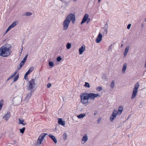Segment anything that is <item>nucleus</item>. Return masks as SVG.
<instances>
[{"label": "nucleus", "instance_id": "nucleus-1", "mask_svg": "<svg viewBox=\"0 0 146 146\" xmlns=\"http://www.w3.org/2000/svg\"><path fill=\"white\" fill-rule=\"evenodd\" d=\"M99 96L98 94L93 93H83L80 95L81 102L83 104H85L88 103L89 99L93 100L95 98Z\"/></svg>", "mask_w": 146, "mask_h": 146}, {"label": "nucleus", "instance_id": "nucleus-2", "mask_svg": "<svg viewBox=\"0 0 146 146\" xmlns=\"http://www.w3.org/2000/svg\"><path fill=\"white\" fill-rule=\"evenodd\" d=\"M75 15L72 13L69 14L63 23V30H66L67 29L71 21L72 23H74L75 21Z\"/></svg>", "mask_w": 146, "mask_h": 146}, {"label": "nucleus", "instance_id": "nucleus-3", "mask_svg": "<svg viewBox=\"0 0 146 146\" xmlns=\"http://www.w3.org/2000/svg\"><path fill=\"white\" fill-rule=\"evenodd\" d=\"M10 48L5 46H3L0 48V56L3 57H7L11 54Z\"/></svg>", "mask_w": 146, "mask_h": 146}, {"label": "nucleus", "instance_id": "nucleus-4", "mask_svg": "<svg viewBox=\"0 0 146 146\" xmlns=\"http://www.w3.org/2000/svg\"><path fill=\"white\" fill-rule=\"evenodd\" d=\"M47 135V133H42L40 134L38 137L37 141V145H40L41 144L43 140L44 137Z\"/></svg>", "mask_w": 146, "mask_h": 146}, {"label": "nucleus", "instance_id": "nucleus-5", "mask_svg": "<svg viewBox=\"0 0 146 146\" xmlns=\"http://www.w3.org/2000/svg\"><path fill=\"white\" fill-rule=\"evenodd\" d=\"M29 85L27 87V89L29 90H32L35 87V80L34 79H32L29 82Z\"/></svg>", "mask_w": 146, "mask_h": 146}, {"label": "nucleus", "instance_id": "nucleus-6", "mask_svg": "<svg viewBox=\"0 0 146 146\" xmlns=\"http://www.w3.org/2000/svg\"><path fill=\"white\" fill-rule=\"evenodd\" d=\"M137 94V83L135 84V87L134 88L131 99H134L136 96Z\"/></svg>", "mask_w": 146, "mask_h": 146}, {"label": "nucleus", "instance_id": "nucleus-7", "mask_svg": "<svg viewBox=\"0 0 146 146\" xmlns=\"http://www.w3.org/2000/svg\"><path fill=\"white\" fill-rule=\"evenodd\" d=\"M116 113V112L115 111H113L112 115L110 117V119L111 121L112 122L113 120L115 118L117 115Z\"/></svg>", "mask_w": 146, "mask_h": 146}, {"label": "nucleus", "instance_id": "nucleus-8", "mask_svg": "<svg viewBox=\"0 0 146 146\" xmlns=\"http://www.w3.org/2000/svg\"><path fill=\"white\" fill-rule=\"evenodd\" d=\"M88 140V137L87 135L86 134L83 137L81 141V143L84 144Z\"/></svg>", "mask_w": 146, "mask_h": 146}, {"label": "nucleus", "instance_id": "nucleus-9", "mask_svg": "<svg viewBox=\"0 0 146 146\" xmlns=\"http://www.w3.org/2000/svg\"><path fill=\"white\" fill-rule=\"evenodd\" d=\"M123 110V108L121 106H119L118 108V110L117 111L116 109L114 110L113 111H115L116 112V113L117 114L120 115L122 112Z\"/></svg>", "mask_w": 146, "mask_h": 146}, {"label": "nucleus", "instance_id": "nucleus-10", "mask_svg": "<svg viewBox=\"0 0 146 146\" xmlns=\"http://www.w3.org/2000/svg\"><path fill=\"white\" fill-rule=\"evenodd\" d=\"M102 35L100 33H99L96 39V42L97 43H100L102 40Z\"/></svg>", "mask_w": 146, "mask_h": 146}, {"label": "nucleus", "instance_id": "nucleus-11", "mask_svg": "<svg viewBox=\"0 0 146 146\" xmlns=\"http://www.w3.org/2000/svg\"><path fill=\"white\" fill-rule=\"evenodd\" d=\"M11 115L10 113L7 112L3 117V119L6 121H7L11 117Z\"/></svg>", "mask_w": 146, "mask_h": 146}, {"label": "nucleus", "instance_id": "nucleus-12", "mask_svg": "<svg viewBox=\"0 0 146 146\" xmlns=\"http://www.w3.org/2000/svg\"><path fill=\"white\" fill-rule=\"evenodd\" d=\"M88 15L86 14L84 16L82 19V21L81 22V24L82 25L83 23H84L86 22V21L88 19Z\"/></svg>", "mask_w": 146, "mask_h": 146}, {"label": "nucleus", "instance_id": "nucleus-13", "mask_svg": "<svg viewBox=\"0 0 146 146\" xmlns=\"http://www.w3.org/2000/svg\"><path fill=\"white\" fill-rule=\"evenodd\" d=\"M85 49V46L84 45H83L79 49V54H82L84 51Z\"/></svg>", "mask_w": 146, "mask_h": 146}, {"label": "nucleus", "instance_id": "nucleus-14", "mask_svg": "<svg viewBox=\"0 0 146 146\" xmlns=\"http://www.w3.org/2000/svg\"><path fill=\"white\" fill-rule=\"evenodd\" d=\"M58 123L59 124L62 126L65 125V121H63L61 118H58Z\"/></svg>", "mask_w": 146, "mask_h": 146}, {"label": "nucleus", "instance_id": "nucleus-15", "mask_svg": "<svg viewBox=\"0 0 146 146\" xmlns=\"http://www.w3.org/2000/svg\"><path fill=\"white\" fill-rule=\"evenodd\" d=\"M49 137L53 141V142L55 143H57V140L54 136H53L52 134H50L48 135Z\"/></svg>", "mask_w": 146, "mask_h": 146}, {"label": "nucleus", "instance_id": "nucleus-16", "mask_svg": "<svg viewBox=\"0 0 146 146\" xmlns=\"http://www.w3.org/2000/svg\"><path fill=\"white\" fill-rule=\"evenodd\" d=\"M32 90H31L30 92L28 93L26 96L25 98V99L27 100V101L31 97L32 95Z\"/></svg>", "mask_w": 146, "mask_h": 146}, {"label": "nucleus", "instance_id": "nucleus-17", "mask_svg": "<svg viewBox=\"0 0 146 146\" xmlns=\"http://www.w3.org/2000/svg\"><path fill=\"white\" fill-rule=\"evenodd\" d=\"M34 68L33 67H31L29 68L28 71L26 73L28 75L30 74L34 70Z\"/></svg>", "mask_w": 146, "mask_h": 146}, {"label": "nucleus", "instance_id": "nucleus-18", "mask_svg": "<svg viewBox=\"0 0 146 146\" xmlns=\"http://www.w3.org/2000/svg\"><path fill=\"white\" fill-rule=\"evenodd\" d=\"M127 64L126 63H125L124 64L123 67L122 69V73H124L125 72V71H126V70L127 68Z\"/></svg>", "mask_w": 146, "mask_h": 146}, {"label": "nucleus", "instance_id": "nucleus-19", "mask_svg": "<svg viewBox=\"0 0 146 146\" xmlns=\"http://www.w3.org/2000/svg\"><path fill=\"white\" fill-rule=\"evenodd\" d=\"M85 116V113H84L80 114V115H77V117L78 118L80 119L83 118Z\"/></svg>", "mask_w": 146, "mask_h": 146}, {"label": "nucleus", "instance_id": "nucleus-20", "mask_svg": "<svg viewBox=\"0 0 146 146\" xmlns=\"http://www.w3.org/2000/svg\"><path fill=\"white\" fill-rule=\"evenodd\" d=\"M129 46H127L125 48V52L124 53V54L125 56H126L127 55L129 49Z\"/></svg>", "mask_w": 146, "mask_h": 146}, {"label": "nucleus", "instance_id": "nucleus-21", "mask_svg": "<svg viewBox=\"0 0 146 146\" xmlns=\"http://www.w3.org/2000/svg\"><path fill=\"white\" fill-rule=\"evenodd\" d=\"M108 27V24H106L105 25V26L103 28V29H104L106 33V34H107V29Z\"/></svg>", "mask_w": 146, "mask_h": 146}, {"label": "nucleus", "instance_id": "nucleus-22", "mask_svg": "<svg viewBox=\"0 0 146 146\" xmlns=\"http://www.w3.org/2000/svg\"><path fill=\"white\" fill-rule=\"evenodd\" d=\"M17 25V22L15 21L13 22L11 25L9 26L11 27V28L14 27Z\"/></svg>", "mask_w": 146, "mask_h": 146}, {"label": "nucleus", "instance_id": "nucleus-23", "mask_svg": "<svg viewBox=\"0 0 146 146\" xmlns=\"http://www.w3.org/2000/svg\"><path fill=\"white\" fill-rule=\"evenodd\" d=\"M3 100H1L0 101V111L1 110L3 107Z\"/></svg>", "mask_w": 146, "mask_h": 146}, {"label": "nucleus", "instance_id": "nucleus-24", "mask_svg": "<svg viewBox=\"0 0 146 146\" xmlns=\"http://www.w3.org/2000/svg\"><path fill=\"white\" fill-rule=\"evenodd\" d=\"M63 138L64 141L66 140L67 139V135L66 133H64L63 135Z\"/></svg>", "mask_w": 146, "mask_h": 146}, {"label": "nucleus", "instance_id": "nucleus-25", "mask_svg": "<svg viewBox=\"0 0 146 146\" xmlns=\"http://www.w3.org/2000/svg\"><path fill=\"white\" fill-rule=\"evenodd\" d=\"M19 74H18L17 75H16L14 78V82L16 81H17L19 77Z\"/></svg>", "mask_w": 146, "mask_h": 146}, {"label": "nucleus", "instance_id": "nucleus-26", "mask_svg": "<svg viewBox=\"0 0 146 146\" xmlns=\"http://www.w3.org/2000/svg\"><path fill=\"white\" fill-rule=\"evenodd\" d=\"M25 127H23L22 129H20L19 130H20V132L21 133H22V134L24 133V131H25Z\"/></svg>", "mask_w": 146, "mask_h": 146}, {"label": "nucleus", "instance_id": "nucleus-27", "mask_svg": "<svg viewBox=\"0 0 146 146\" xmlns=\"http://www.w3.org/2000/svg\"><path fill=\"white\" fill-rule=\"evenodd\" d=\"M19 124H22L23 125H25L26 124V123H24V120H21L19 119Z\"/></svg>", "mask_w": 146, "mask_h": 146}, {"label": "nucleus", "instance_id": "nucleus-28", "mask_svg": "<svg viewBox=\"0 0 146 146\" xmlns=\"http://www.w3.org/2000/svg\"><path fill=\"white\" fill-rule=\"evenodd\" d=\"M32 14V13L31 12H27L25 13L24 15L26 16H29L31 15Z\"/></svg>", "mask_w": 146, "mask_h": 146}, {"label": "nucleus", "instance_id": "nucleus-29", "mask_svg": "<svg viewBox=\"0 0 146 146\" xmlns=\"http://www.w3.org/2000/svg\"><path fill=\"white\" fill-rule=\"evenodd\" d=\"M111 87L113 88L114 87V80H112L111 82V83L110 85Z\"/></svg>", "mask_w": 146, "mask_h": 146}, {"label": "nucleus", "instance_id": "nucleus-30", "mask_svg": "<svg viewBox=\"0 0 146 146\" xmlns=\"http://www.w3.org/2000/svg\"><path fill=\"white\" fill-rule=\"evenodd\" d=\"M66 48L68 49H69L71 47V44L70 43H67L66 44Z\"/></svg>", "mask_w": 146, "mask_h": 146}, {"label": "nucleus", "instance_id": "nucleus-31", "mask_svg": "<svg viewBox=\"0 0 146 146\" xmlns=\"http://www.w3.org/2000/svg\"><path fill=\"white\" fill-rule=\"evenodd\" d=\"M102 89V87H101L98 86L96 88V90L97 91L100 92L101 91Z\"/></svg>", "mask_w": 146, "mask_h": 146}, {"label": "nucleus", "instance_id": "nucleus-32", "mask_svg": "<svg viewBox=\"0 0 146 146\" xmlns=\"http://www.w3.org/2000/svg\"><path fill=\"white\" fill-rule=\"evenodd\" d=\"M84 86L87 88H89L90 86L89 83L87 82H85V84H84Z\"/></svg>", "mask_w": 146, "mask_h": 146}, {"label": "nucleus", "instance_id": "nucleus-33", "mask_svg": "<svg viewBox=\"0 0 146 146\" xmlns=\"http://www.w3.org/2000/svg\"><path fill=\"white\" fill-rule=\"evenodd\" d=\"M27 56H28V55L27 54L25 56V57L23 59V60H22V61H23V62H24V63L25 62L27 58Z\"/></svg>", "mask_w": 146, "mask_h": 146}, {"label": "nucleus", "instance_id": "nucleus-34", "mask_svg": "<svg viewBox=\"0 0 146 146\" xmlns=\"http://www.w3.org/2000/svg\"><path fill=\"white\" fill-rule=\"evenodd\" d=\"M49 65L50 67H53L54 66V62H49Z\"/></svg>", "mask_w": 146, "mask_h": 146}, {"label": "nucleus", "instance_id": "nucleus-35", "mask_svg": "<svg viewBox=\"0 0 146 146\" xmlns=\"http://www.w3.org/2000/svg\"><path fill=\"white\" fill-rule=\"evenodd\" d=\"M28 75L26 73L25 74V75L24 78L26 80H28V77L27 76Z\"/></svg>", "mask_w": 146, "mask_h": 146}, {"label": "nucleus", "instance_id": "nucleus-36", "mask_svg": "<svg viewBox=\"0 0 146 146\" xmlns=\"http://www.w3.org/2000/svg\"><path fill=\"white\" fill-rule=\"evenodd\" d=\"M62 60V58L60 56H58L57 57L56 59V60L58 62Z\"/></svg>", "mask_w": 146, "mask_h": 146}, {"label": "nucleus", "instance_id": "nucleus-37", "mask_svg": "<svg viewBox=\"0 0 146 146\" xmlns=\"http://www.w3.org/2000/svg\"><path fill=\"white\" fill-rule=\"evenodd\" d=\"M114 44H111L110 46H109V49L108 50V51H111V50H112V48H111V47Z\"/></svg>", "mask_w": 146, "mask_h": 146}, {"label": "nucleus", "instance_id": "nucleus-38", "mask_svg": "<svg viewBox=\"0 0 146 146\" xmlns=\"http://www.w3.org/2000/svg\"><path fill=\"white\" fill-rule=\"evenodd\" d=\"M18 72V70H16L14 73H13L11 75V76H13V77L14 76L17 74Z\"/></svg>", "mask_w": 146, "mask_h": 146}, {"label": "nucleus", "instance_id": "nucleus-39", "mask_svg": "<svg viewBox=\"0 0 146 146\" xmlns=\"http://www.w3.org/2000/svg\"><path fill=\"white\" fill-rule=\"evenodd\" d=\"M101 120L102 118L101 117L99 118L97 120V123L98 124L99 123Z\"/></svg>", "mask_w": 146, "mask_h": 146}, {"label": "nucleus", "instance_id": "nucleus-40", "mask_svg": "<svg viewBox=\"0 0 146 146\" xmlns=\"http://www.w3.org/2000/svg\"><path fill=\"white\" fill-rule=\"evenodd\" d=\"M70 2V1H68L67 2H65V5H66V6H68L69 5Z\"/></svg>", "mask_w": 146, "mask_h": 146}, {"label": "nucleus", "instance_id": "nucleus-41", "mask_svg": "<svg viewBox=\"0 0 146 146\" xmlns=\"http://www.w3.org/2000/svg\"><path fill=\"white\" fill-rule=\"evenodd\" d=\"M106 75L105 74H103L102 75V78L105 79H106Z\"/></svg>", "mask_w": 146, "mask_h": 146}, {"label": "nucleus", "instance_id": "nucleus-42", "mask_svg": "<svg viewBox=\"0 0 146 146\" xmlns=\"http://www.w3.org/2000/svg\"><path fill=\"white\" fill-rule=\"evenodd\" d=\"M131 24H129L127 27V29H129L131 27Z\"/></svg>", "mask_w": 146, "mask_h": 146}, {"label": "nucleus", "instance_id": "nucleus-43", "mask_svg": "<svg viewBox=\"0 0 146 146\" xmlns=\"http://www.w3.org/2000/svg\"><path fill=\"white\" fill-rule=\"evenodd\" d=\"M13 76L11 75L7 79V81H8L10 79L13 78Z\"/></svg>", "mask_w": 146, "mask_h": 146}, {"label": "nucleus", "instance_id": "nucleus-44", "mask_svg": "<svg viewBox=\"0 0 146 146\" xmlns=\"http://www.w3.org/2000/svg\"><path fill=\"white\" fill-rule=\"evenodd\" d=\"M51 85L50 83L47 84V88H49L51 86Z\"/></svg>", "mask_w": 146, "mask_h": 146}, {"label": "nucleus", "instance_id": "nucleus-45", "mask_svg": "<svg viewBox=\"0 0 146 146\" xmlns=\"http://www.w3.org/2000/svg\"><path fill=\"white\" fill-rule=\"evenodd\" d=\"M22 66L19 65L17 69L18 70L20 69L22 67Z\"/></svg>", "mask_w": 146, "mask_h": 146}, {"label": "nucleus", "instance_id": "nucleus-46", "mask_svg": "<svg viewBox=\"0 0 146 146\" xmlns=\"http://www.w3.org/2000/svg\"><path fill=\"white\" fill-rule=\"evenodd\" d=\"M24 63H25L24 62H23V61H22L20 63V65H21V66H23V65L24 64Z\"/></svg>", "mask_w": 146, "mask_h": 146}, {"label": "nucleus", "instance_id": "nucleus-47", "mask_svg": "<svg viewBox=\"0 0 146 146\" xmlns=\"http://www.w3.org/2000/svg\"><path fill=\"white\" fill-rule=\"evenodd\" d=\"M11 29H12L11 27L10 26H9L7 29V30L9 31Z\"/></svg>", "mask_w": 146, "mask_h": 146}, {"label": "nucleus", "instance_id": "nucleus-48", "mask_svg": "<svg viewBox=\"0 0 146 146\" xmlns=\"http://www.w3.org/2000/svg\"><path fill=\"white\" fill-rule=\"evenodd\" d=\"M11 29H12L11 27L10 26H9L7 29V30L9 31Z\"/></svg>", "mask_w": 146, "mask_h": 146}, {"label": "nucleus", "instance_id": "nucleus-49", "mask_svg": "<svg viewBox=\"0 0 146 146\" xmlns=\"http://www.w3.org/2000/svg\"><path fill=\"white\" fill-rule=\"evenodd\" d=\"M97 110H95V111L94 112V115H96V114H97Z\"/></svg>", "mask_w": 146, "mask_h": 146}, {"label": "nucleus", "instance_id": "nucleus-50", "mask_svg": "<svg viewBox=\"0 0 146 146\" xmlns=\"http://www.w3.org/2000/svg\"><path fill=\"white\" fill-rule=\"evenodd\" d=\"M87 20H88L87 21V23H88L90 21V18L89 19L88 18V19Z\"/></svg>", "mask_w": 146, "mask_h": 146}, {"label": "nucleus", "instance_id": "nucleus-51", "mask_svg": "<svg viewBox=\"0 0 146 146\" xmlns=\"http://www.w3.org/2000/svg\"><path fill=\"white\" fill-rule=\"evenodd\" d=\"M123 46V44H121V47H122Z\"/></svg>", "mask_w": 146, "mask_h": 146}, {"label": "nucleus", "instance_id": "nucleus-52", "mask_svg": "<svg viewBox=\"0 0 146 146\" xmlns=\"http://www.w3.org/2000/svg\"><path fill=\"white\" fill-rule=\"evenodd\" d=\"M8 31H7V30H6V31H5V33H7Z\"/></svg>", "mask_w": 146, "mask_h": 146}, {"label": "nucleus", "instance_id": "nucleus-53", "mask_svg": "<svg viewBox=\"0 0 146 146\" xmlns=\"http://www.w3.org/2000/svg\"><path fill=\"white\" fill-rule=\"evenodd\" d=\"M144 73L143 72V73H142V75H141V76H143L144 75Z\"/></svg>", "mask_w": 146, "mask_h": 146}, {"label": "nucleus", "instance_id": "nucleus-54", "mask_svg": "<svg viewBox=\"0 0 146 146\" xmlns=\"http://www.w3.org/2000/svg\"><path fill=\"white\" fill-rule=\"evenodd\" d=\"M23 49H22V48H21V52H22V51L23 50Z\"/></svg>", "mask_w": 146, "mask_h": 146}, {"label": "nucleus", "instance_id": "nucleus-55", "mask_svg": "<svg viewBox=\"0 0 146 146\" xmlns=\"http://www.w3.org/2000/svg\"><path fill=\"white\" fill-rule=\"evenodd\" d=\"M60 1H61V2H62L63 1L62 0H60Z\"/></svg>", "mask_w": 146, "mask_h": 146}, {"label": "nucleus", "instance_id": "nucleus-56", "mask_svg": "<svg viewBox=\"0 0 146 146\" xmlns=\"http://www.w3.org/2000/svg\"><path fill=\"white\" fill-rule=\"evenodd\" d=\"M22 49L23 48V47L22 46Z\"/></svg>", "mask_w": 146, "mask_h": 146}, {"label": "nucleus", "instance_id": "nucleus-57", "mask_svg": "<svg viewBox=\"0 0 146 146\" xmlns=\"http://www.w3.org/2000/svg\"><path fill=\"white\" fill-rule=\"evenodd\" d=\"M138 87H139V86H138L137 85V89H138Z\"/></svg>", "mask_w": 146, "mask_h": 146}, {"label": "nucleus", "instance_id": "nucleus-58", "mask_svg": "<svg viewBox=\"0 0 146 146\" xmlns=\"http://www.w3.org/2000/svg\"><path fill=\"white\" fill-rule=\"evenodd\" d=\"M101 0H98V2H99Z\"/></svg>", "mask_w": 146, "mask_h": 146}, {"label": "nucleus", "instance_id": "nucleus-59", "mask_svg": "<svg viewBox=\"0 0 146 146\" xmlns=\"http://www.w3.org/2000/svg\"><path fill=\"white\" fill-rule=\"evenodd\" d=\"M74 1H76L77 0H74Z\"/></svg>", "mask_w": 146, "mask_h": 146}, {"label": "nucleus", "instance_id": "nucleus-60", "mask_svg": "<svg viewBox=\"0 0 146 146\" xmlns=\"http://www.w3.org/2000/svg\"><path fill=\"white\" fill-rule=\"evenodd\" d=\"M16 141H15V143H16Z\"/></svg>", "mask_w": 146, "mask_h": 146}, {"label": "nucleus", "instance_id": "nucleus-61", "mask_svg": "<svg viewBox=\"0 0 146 146\" xmlns=\"http://www.w3.org/2000/svg\"><path fill=\"white\" fill-rule=\"evenodd\" d=\"M16 141H15V143H16Z\"/></svg>", "mask_w": 146, "mask_h": 146}]
</instances>
